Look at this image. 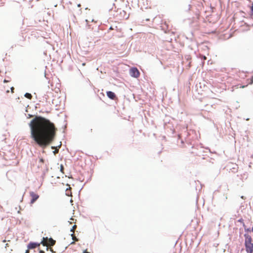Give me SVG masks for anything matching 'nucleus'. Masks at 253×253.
I'll use <instances>...</instances> for the list:
<instances>
[{
	"label": "nucleus",
	"mask_w": 253,
	"mask_h": 253,
	"mask_svg": "<svg viewBox=\"0 0 253 253\" xmlns=\"http://www.w3.org/2000/svg\"><path fill=\"white\" fill-rule=\"evenodd\" d=\"M29 126L31 138L40 147L44 148L53 141L56 128L48 119L37 116L31 121Z\"/></svg>",
	"instance_id": "obj_1"
},
{
	"label": "nucleus",
	"mask_w": 253,
	"mask_h": 253,
	"mask_svg": "<svg viewBox=\"0 0 253 253\" xmlns=\"http://www.w3.org/2000/svg\"><path fill=\"white\" fill-rule=\"evenodd\" d=\"M41 244L44 246H46L48 245L50 246H53L55 244V241L52 238H48V237H43L42 241L41 242Z\"/></svg>",
	"instance_id": "obj_2"
},
{
	"label": "nucleus",
	"mask_w": 253,
	"mask_h": 253,
	"mask_svg": "<svg viewBox=\"0 0 253 253\" xmlns=\"http://www.w3.org/2000/svg\"><path fill=\"white\" fill-rule=\"evenodd\" d=\"M130 75L134 78H138L140 75V73L136 67H132L130 69Z\"/></svg>",
	"instance_id": "obj_3"
},
{
	"label": "nucleus",
	"mask_w": 253,
	"mask_h": 253,
	"mask_svg": "<svg viewBox=\"0 0 253 253\" xmlns=\"http://www.w3.org/2000/svg\"><path fill=\"white\" fill-rule=\"evenodd\" d=\"M30 195L31 197L30 201V204H34L39 198V196L33 191H31L30 192Z\"/></svg>",
	"instance_id": "obj_4"
},
{
	"label": "nucleus",
	"mask_w": 253,
	"mask_h": 253,
	"mask_svg": "<svg viewBox=\"0 0 253 253\" xmlns=\"http://www.w3.org/2000/svg\"><path fill=\"white\" fill-rule=\"evenodd\" d=\"M40 245V244L38 243L37 242H31L28 244V245L27 246V248H28V250H32V249H35L37 247H39Z\"/></svg>",
	"instance_id": "obj_5"
},
{
	"label": "nucleus",
	"mask_w": 253,
	"mask_h": 253,
	"mask_svg": "<svg viewBox=\"0 0 253 253\" xmlns=\"http://www.w3.org/2000/svg\"><path fill=\"white\" fill-rule=\"evenodd\" d=\"M245 237V245L250 244L252 243V238L250 235L249 234L245 233L244 234Z\"/></svg>",
	"instance_id": "obj_6"
},
{
	"label": "nucleus",
	"mask_w": 253,
	"mask_h": 253,
	"mask_svg": "<svg viewBox=\"0 0 253 253\" xmlns=\"http://www.w3.org/2000/svg\"><path fill=\"white\" fill-rule=\"evenodd\" d=\"M106 94L107 97L112 100H115L117 98L116 94L113 91H107Z\"/></svg>",
	"instance_id": "obj_7"
},
{
	"label": "nucleus",
	"mask_w": 253,
	"mask_h": 253,
	"mask_svg": "<svg viewBox=\"0 0 253 253\" xmlns=\"http://www.w3.org/2000/svg\"><path fill=\"white\" fill-rule=\"evenodd\" d=\"M245 246L247 253L253 251V243L250 244L245 245Z\"/></svg>",
	"instance_id": "obj_8"
},
{
	"label": "nucleus",
	"mask_w": 253,
	"mask_h": 253,
	"mask_svg": "<svg viewBox=\"0 0 253 253\" xmlns=\"http://www.w3.org/2000/svg\"><path fill=\"white\" fill-rule=\"evenodd\" d=\"M52 220L53 221H54V222H56V223H57L59 221V218L58 216H53L52 218Z\"/></svg>",
	"instance_id": "obj_9"
},
{
	"label": "nucleus",
	"mask_w": 253,
	"mask_h": 253,
	"mask_svg": "<svg viewBox=\"0 0 253 253\" xmlns=\"http://www.w3.org/2000/svg\"><path fill=\"white\" fill-rule=\"evenodd\" d=\"M66 195L68 196H71V195H72V193L70 190V188H67L66 190Z\"/></svg>",
	"instance_id": "obj_10"
},
{
	"label": "nucleus",
	"mask_w": 253,
	"mask_h": 253,
	"mask_svg": "<svg viewBox=\"0 0 253 253\" xmlns=\"http://www.w3.org/2000/svg\"><path fill=\"white\" fill-rule=\"evenodd\" d=\"M24 96L28 99H31L32 97V95L30 93H26L24 95Z\"/></svg>",
	"instance_id": "obj_11"
},
{
	"label": "nucleus",
	"mask_w": 253,
	"mask_h": 253,
	"mask_svg": "<svg viewBox=\"0 0 253 253\" xmlns=\"http://www.w3.org/2000/svg\"><path fill=\"white\" fill-rule=\"evenodd\" d=\"M251 9V15L253 16V2L252 3V5L250 7Z\"/></svg>",
	"instance_id": "obj_12"
},
{
	"label": "nucleus",
	"mask_w": 253,
	"mask_h": 253,
	"mask_svg": "<svg viewBox=\"0 0 253 253\" xmlns=\"http://www.w3.org/2000/svg\"><path fill=\"white\" fill-rule=\"evenodd\" d=\"M238 222L242 223L243 224V226H245V224L244 222V220L242 218H240L239 220H238Z\"/></svg>",
	"instance_id": "obj_13"
},
{
	"label": "nucleus",
	"mask_w": 253,
	"mask_h": 253,
	"mask_svg": "<svg viewBox=\"0 0 253 253\" xmlns=\"http://www.w3.org/2000/svg\"><path fill=\"white\" fill-rule=\"evenodd\" d=\"M244 228H245V232H251V229L250 228H246V226H244Z\"/></svg>",
	"instance_id": "obj_14"
},
{
	"label": "nucleus",
	"mask_w": 253,
	"mask_h": 253,
	"mask_svg": "<svg viewBox=\"0 0 253 253\" xmlns=\"http://www.w3.org/2000/svg\"><path fill=\"white\" fill-rule=\"evenodd\" d=\"M77 226L76 225H74L72 228L70 229V232H73L74 231V229L76 228Z\"/></svg>",
	"instance_id": "obj_15"
},
{
	"label": "nucleus",
	"mask_w": 253,
	"mask_h": 253,
	"mask_svg": "<svg viewBox=\"0 0 253 253\" xmlns=\"http://www.w3.org/2000/svg\"><path fill=\"white\" fill-rule=\"evenodd\" d=\"M253 84V76H252L251 77V78L250 79V81L249 84Z\"/></svg>",
	"instance_id": "obj_16"
},
{
	"label": "nucleus",
	"mask_w": 253,
	"mask_h": 253,
	"mask_svg": "<svg viewBox=\"0 0 253 253\" xmlns=\"http://www.w3.org/2000/svg\"><path fill=\"white\" fill-rule=\"evenodd\" d=\"M64 169V166L62 165H60V171L61 172H63V170Z\"/></svg>",
	"instance_id": "obj_17"
},
{
	"label": "nucleus",
	"mask_w": 253,
	"mask_h": 253,
	"mask_svg": "<svg viewBox=\"0 0 253 253\" xmlns=\"http://www.w3.org/2000/svg\"><path fill=\"white\" fill-rule=\"evenodd\" d=\"M44 162V160L43 158H40V162L41 163H43Z\"/></svg>",
	"instance_id": "obj_18"
},
{
	"label": "nucleus",
	"mask_w": 253,
	"mask_h": 253,
	"mask_svg": "<svg viewBox=\"0 0 253 253\" xmlns=\"http://www.w3.org/2000/svg\"><path fill=\"white\" fill-rule=\"evenodd\" d=\"M44 251H42V250H40L39 251V253H44Z\"/></svg>",
	"instance_id": "obj_19"
},
{
	"label": "nucleus",
	"mask_w": 253,
	"mask_h": 253,
	"mask_svg": "<svg viewBox=\"0 0 253 253\" xmlns=\"http://www.w3.org/2000/svg\"><path fill=\"white\" fill-rule=\"evenodd\" d=\"M2 0H0V5L4 3Z\"/></svg>",
	"instance_id": "obj_20"
},
{
	"label": "nucleus",
	"mask_w": 253,
	"mask_h": 253,
	"mask_svg": "<svg viewBox=\"0 0 253 253\" xmlns=\"http://www.w3.org/2000/svg\"><path fill=\"white\" fill-rule=\"evenodd\" d=\"M191 6V5L190 4H189V5H188V10H190Z\"/></svg>",
	"instance_id": "obj_21"
},
{
	"label": "nucleus",
	"mask_w": 253,
	"mask_h": 253,
	"mask_svg": "<svg viewBox=\"0 0 253 253\" xmlns=\"http://www.w3.org/2000/svg\"><path fill=\"white\" fill-rule=\"evenodd\" d=\"M83 253H90L88 252L86 250H84V251Z\"/></svg>",
	"instance_id": "obj_22"
},
{
	"label": "nucleus",
	"mask_w": 253,
	"mask_h": 253,
	"mask_svg": "<svg viewBox=\"0 0 253 253\" xmlns=\"http://www.w3.org/2000/svg\"><path fill=\"white\" fill-rule=\"evenodd\" d=\"M14 87H11V91H12V92H13V90H14Z\"/></svg>",
	"instance_id": "obj_23"
},
{
	"label": "nucleus",
	"mask_w": 253,
	"mask_h": 253,
	"mask_svg": "<svg viewBox=\"0 0 253 253\" xmlns=\"http://www.w3.org/2000/svg\"><path fill=\"white\" fill-rule=\"evenodd\" d=\"M46 76V71H44V77L47 78Z\"/></svg>",
	"instance_id": "obj_24"
},
{
	"label": "nucleus",
	"mask_w": 253,
	"mask_h": 253,
	"mask_svg": "<svg viewBox=\"0 0 253 253\" xmlns=\"http://www.w3.org/2000/svg\"><path fill=\"white\" fill-rule=\"evenodd\" d=\"M53 152L54 154H55L57 153V151L56 150H54Z\"/></svg>",
	"instance_id": "obj_25"
},
{
	"label": "nucleus",
	"mask_w": 253,
	"mask_h": 253,
	"mask_svg": "<svg viewBox=\"0 0 253 253\" xmlns=\"http://www.w3.org/2000/svg\"><path fill=\"white\" fill-rule=\"evenodd\" d=\"M55 148V146H51V149H54Z\"/></svg>",
	"instance_id": "obj_26"
},
{
	"label": "nucleus",
	"mask_w": 253,
	"mask_h": 253,
	"mask_svg": "<svg viewBox=\"0 0 253 253\" xmlns=\"http://www.w3.org/2000/svg\"><path fill=\"white\" fill-rule=\"evenodd\" d=\"M113 29V28L112 26H111L110 28H109V30H112Z\"/></svg>",
	"instance_id": "obj_27"
},
{
	"label": "nucleus",
	"mask_w": 253,
	"mask_h": 253,
	"mask_svg": "<svg viewBox=\"0 0 253 253\" xmlns=\"http://www.w3.org/2000/svg\"><path fill=\"white\" fill-rule=\"evenodd\" d=\"M8 81L6 80L5 79L4 80V83H7Z\"/></svg>",
	"instance_id": "obj_28"
},
{
	"label": "nucleus",
	"mask_w": 253,
	"mask_h": 253,
	"mask_svg": "<svg viewBox=\"0 0 253 253\" xmlns=\"http://www.w3.org/2000/svg\"><path fill=\"white\" fill-rule=\"evenodd\" d=\"M71 235L72 236V239H73L74 234H73V233H72Z\"/></svg>",
	"instance_id": "obj_29"
},
{
	"label": "nucleus",
	"mask_w": 253,
	"mask_h": 253,
	"mask_svg": "<svg viewBox=\"0 0 253 253\" xmlns=\"http://www.w3.org/2000/svg\"><path fill=\"white\" fill-rule=\"evenodd\" d=\"M25 253H29V251H28V250H27V251H26Z\"/></svg>",
	"instance_id": "obj_30"
},
{
	"label": "nucleus",
	"mask_w": 253,
	"mask_h": 253,
	"mask_svg": "<svg viewBox=\"0 0 253 253\" xmlns=\"http://www.w3.org/2000/svg\"><path fill=\"white\" fill-rule=\"evenodd\" d=\"M181 143H182V144H183V143H184V141H183V140H181Z\"/></svg>",
	"instance_id": "obj_31"
},
{
	"label": "nucleus",
	"mask_w": 253,
	"mask_h": 253,
	"mask_svg": "<svg viewBox=\"0 0 253 253\" xmlns=\"http://www.w3.org/2000/svg\"><path fill=\"white\" fill-rule=\"evenodd\" d=\"M251 230L253 232V227L252 228V229H251Z\"/></svg>",
	"instance_id": "obj_32"
},
{
	"label": "nucleus",
	"mask_w": 253,
	"mask_h": 253,
	"mask_svg": "<svg viewBox=\"0 0 253 253\" xmlns=\"http://www.w3.org/2000/svg\"><path fill=\"white\" fill-rule=\"evenodd\" d=\"M78 7H80V6H81V4H78Z\"/></svg>",
	"instance_id": "obj_33"
},
{
	"label": "nucleus",
	"mask_w": 253,
	"mask_h": 253,
	"mask_svg": "<svg viewBox=\"0 0 253 253\" xmlns=\"http://www.w3.org/2000/svg\"><path fill=\"white\" fill-rule=\"evenodd\" d=\"M247 253H253V251L250 252H247Z\"/></svg>",
	"instance_id": "obj_34"
},
{
	"label": "nucleus",
	"mask_w": 253,
	"mask_h": 253,
	"mask_svg": "<svg viewBox=\"0 0 253 253\" xmlns=\"http://www.w3.org/2000/svg\"><path fill=\"white\" fill-rule=\"evenodd\" d=\"M46 250L47 251L48 250V248L46 247Z\"/></svg>",
	"instance_id": "obj_35"
},
{
	"label": "nucleus",
	"mask_w": 253,
	"mask_h": 253,
	"mask_svg": "<svg viewBox=\"0 0 253 253\" xmlns=\"http://www.w3.org/2000/svg\"><path fill=\"white\" fill-rule=\"evenodd\" d=\"M29 117H32V115L29 114Z\"/></svg>",
	"instance_id": "obj_36"
},
{
	"label": "nucleus",
	"mask_w": 253,
	"mask_h": 253,
	"mask_svg": "<svg viewBox=\"0 0 253 253\" xmlns=\"http://www.w3.org/2000/svg\"><path fill=\"white\" fill-rule=\"evenodd\" d=\"M50 251H51L52 253H53V252H54L52 249L50 250Z\"/></svg>",
	"instance_id": "obj_37"
},
{
	"label": "nucleus",
	"mask_w": 253,
	"mask_h": 253,
	"mask_svg": "<svg viewBox=\"0 0 253 253\" xmlns=\"http://www.w3.org/2000/svg\"><path fill=\"white\" fill-rule=\"evenodd\" d=\"M85 64V63H83V65L84 66Z\"/></svg>",
	"instance_id": "obj_38"
}]
</instances>
